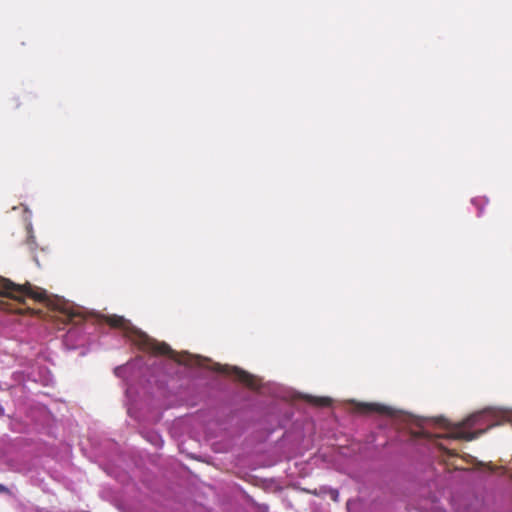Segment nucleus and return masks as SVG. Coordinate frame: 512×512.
<instances>
[{
	"label": "nucleus",
	"mask_w": 512,
	"mask_h": 512,
	"mask_svg": "<svg viewBox=\"0 0 512 512\" xmlns=\"http://www.w3.org/2000/svg\"><path fill=\"white\" fill-rule=\"evenodd\" d=\"M0 296L13 299L19 303H24L26 298L38 302H43L47 298L45 290H35L29 282L20 285L4 277H0Z\"/></svg>",
	"instance_id": "1"
},
{
	"label": "nucleus",
	"mask_w": 512,
	"mask_h": 512,
	"mask_svg": "<svg viewBox=\"0 0 512 512\" xmlns=\"http://www.w3.org/2000/svg\"><path fill=\"white\" fill-rule=\"evenodd\" d=\"M486 416V412H478L475 414L470 415L468 418H466L461 423H458L453 426L452 431L447 435L448 438L451 439H459V440H465V441H471L476 439L479 435L483 434L486 429H480L475 432H468L464 431V427H473L478 422H480L484 417Z\"/></svg>",
	"instance_id": "2"
},
{
	"label": "nucleus",
	"mask_w": 512,
	"mask_h": 512,
	"mask_svg": "<svg viewBox=\"0 0 512 512\" xmlns=\"http://www.w3.org/2000/svg\"><path fill=\"white\" fill-rule=\"evenodd\" d=\"M222 371L231 374L236 380L252 389L258 387V379L244 370H241L237 367L226 366L224 369H222Z\"/></svg>",
	"instance_id": "3"
},
{
	"label": "nucleus",
	"mask_w": 512,
	"mask_h": 512,
	"mask_svg": "<svg viewBox=\"0 0 512 512\" xmlns=\"http://www.w3.org/2000/svg\"><path fill=\"white\" fill-rule=\"evenodd\" d=\"M142 338V346L145 350L158 355H168L171 353V348L166 343L157 342L146 335H143Z\"/></svg>",
	"instance_id": "4"
},
{
	"label": "nucleus",
	"mask_w": 512,
	"mask_h": 512,
	"mask_svg": "<svg viewBox=\"0 0 512 512\" xmlns=\"http://www.w3.org/2000/svg\"><path fill=\"white\" fill-rule=\"evenodd\" d=\"M358 410L363 413L376 412L383 415H393L394 411L391 407L381 405L378 403H361L358 405Z\"/></svg>",
	"instance_id": "5"
},
{
	"label": "nucleus",
	"mask_w": 512,
	"mask_h": 512,
	"mask_svg": "<svg viewBox=\"0 0 512 512\" xmlns=\"http://www.w3.org/2000/svg\"><path fill=\"white\" fill-rule=\"evenodd\" d=\"M106 322L113 328L127 329L129 322L122 316L111 315L106 318Z\"/></svg>",
	"instance_id": "6"
},
{
	"label": "nucleus",
	"mask_w": 512,
	"mask_h": 512,
	"mask_svg": "<svg viewBox=\"0 0 512 512\" xmlns=\"http://www.w3.org/2000/svg\"><path fill=\"white\" fill-rule=\"evenodd\" d=\"M312 402L317 406L326 407L331 404V399L327 397L313 398Z\"/></svg>",
	"instance_id": "7"
},
{
	"label": "nucleus",
	"mask_w": 512,
	"mask_h": 512,
	"mask_svg": "<svg viewBox=\"0 0 512 512\" xmlns=\"http://www.w3.org/2000/svg\"><path fill=\"white\" fill-rule=\"evenodd\" d=\"M76 318H80L81 319V315L77 312H74V311H71L68 313V319L72 322H75L77 323L78 321L76 320Z\"/></svg>",
	"instance_id": "8"
},
{
	"label": "nucleus",
	"mask_w": 512,
	"mask_h": 512,
	"mask_svg": "<svg viewBox=\"0 0 512 512\" xmlns=\"http://www.w3.org/2000/svg\"><path fill=\"white\" fill-rule=\"evenodd\" d=\"M444 451H445L448 455H450V456H456V455H457V454H456V452H454V451H452V450H450V449H447V448H445V449H444Z\"/></svg>",
	"instance_id": "9"
},
{
	"label": "nucleus",
	"mask_w": 512,
	"mask_h": 512,
	"mask_svg": "<svg viewBox=\"0 0 512 512\" xmlns=\"http://www.w3.org/2000/svg\"><path fill=\"white\" fill-rule=\"evenodd\" d=\"M7 491H8V489L4 485L0 484V493L7 492Z\"/></svg>",
	"instance_id": "10"
},
{
	"label": "nucleus",
	"mask_w": 512,
	"mask_h": 512,
	"mask_svg": "<svg viewBox=\"0 0 512 512\" xmlns=\"http://www.w3.org/2000/svg\"><path fill=\"white\" fill-rule=\"evenodd\" d=\"M4 305H6L4 302L0 301V308L1 309H6V307H4Z\"/></svg>",
	"instance_id": "11"
}]
</instances>
